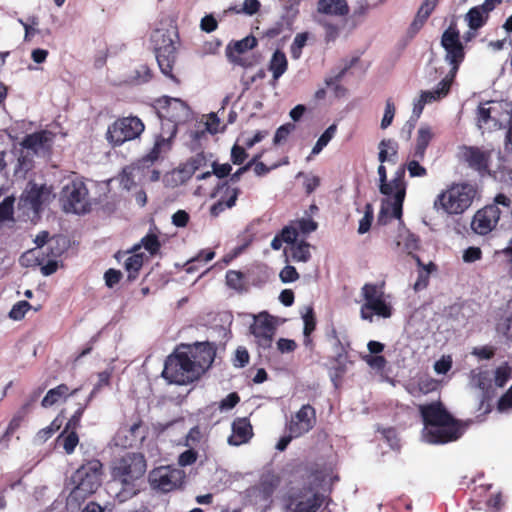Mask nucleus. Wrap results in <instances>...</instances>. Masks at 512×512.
Instances as JSON below:
<instances>
[{
	"label": "nucleus",
	"instance_id": "1",
	"mask_svg": "<svg viewBox=\"0 0 512 512\" xmlns=\"http://www.w3.org/2000/svg\"><path fill=\"white\" fill-rule=\"evenodd\" d=\"M216 351V344L209 341L181 343L166 358L162 377L176 385L198 381L212 366Z\"/></svg>",
	"mask_w": 512,
	"mask_h": 512
},
{
	"label": "nucleus",
	"instance_id": "2",
	"mask_svg": "<svg viewBox=\"0 0 512 512\" xmlns=\"http://www.w3.org/2000/svg\"><path fill=\"white\" fill-rule=\"evenodd\" d=\"M423 424V437L429 444H446L458 440L467 423L455 419L441 402L422 404L418 407Z\"/></svg>",
	"mask_w": 512,
	"mask_h": 512
},
{
	"label": "nucleus",
	"instance_id": "3",
	"mask_svg": "<svg viewBox=\"0 0 512 512\" xmlns=\"http://www.w3.org/2000/svg\"><path fill=\"white\" fill-rule=\"evenodd\" d=\"M475 194L476 190L470 184H452L436 197L434 208L449 215L462 214L471 206Z\"/></svg>",
	"mask_w": 512,
	"mask_h": 512
},
{
	"label": "nucleus",
	"instance_id": "4",
	"mask_svg": "<svg viewBox=\"0 0 512 512\" xmlns=\"http://www.w3.org/2000/svg\"><path fill=\"white\" fill-rule=\"evenodd\" d=\"M55 198L53 189L46 184L38 185L33 181H29L26 188L22 192L18 201V210L23 216L28 218L37 216Z\"/></svg>",
	"mask_w": 512,
	"mask_h": 512
},
{
	"label": "nucleus",
	"instance_id": "5",
	"mask_svg": "<svg viewBox=\"0 0 512 512\" xmlns=\"http://www.w3.org/2000/svg\"><path fill=\"white\" fill-rule=\"evenodd\" d=\"M145 130V124L137 116H124L112 122L106 131V140L112 147L139 139Z\"/></svg>",
	"mask_w": 512,
	"mask_h": 512
},
{
	"label": "nucleus",
	"instance_id": "6",
	"mask_svg": "<svg viewBox=\"0 0 512 512\" xmlns=\"http://www.w3.org/2000/svg\"><path fill=\"white\" fill-rule=\"evenodd\" d=\"M103 475V464L100 460L93 458L84 461L72 476L75 492L82 497L95 493L102 484Z\"/></svg>",
	"mask_w": 512,
	"mask_h": 512
},
{
	"label": "nucleus",
	"instance_id": "7",
	"mask_svg": "<svg viewBox=\"0 0 512 512\" xmlns=\"http://www.w3.org/2000/svg\"><path fill=\"white\" fill-rule=\"evenodd\" d=\"M365 303L361 306V318L373 321V314L389 318L392 316V306L386 302L382 285L366 283L361 289Z\"/></svg>",
	"mask_w": 512,
	"mask_h": 512
},
{
	"label": "nucleus",
	"instance_id": "8",
	"mask_svg": "<svg viewBox=\"0 0 512 512\" xmlns=\"http://www.w3.org/2000/svg\"><path fill=\"white\" fill-rule=\"evenodd\" d=\"M146 472V460L141 453H127L122 456L113 468V476L124 485H132L143 477Z\"/></svg>",
	"mask_w": 512,
	"mask_h": 512
},
{
	"label": "nucleus",
	"instance_id": "9",
	"mask_svg": "<svg viewBox=\"0 0 512 512\" xmlns=\"http://www.w3.org/2000/svg\"><path fill=\"white\" fill-rule=\"evenodd\" d=\"M62 206L67 213L85 214L90 211L88 189L83 181L74 180L62 190Z\"/></svg>",
	"mask_w": 512,
	"mask_h": 512
},
{
	"label": "nucleus",
	"instance_id": "10",
	"mask_svg": "<svg viewBox=\"0 0 512 512\" xmlns=\"http://www.w3.org/2000/svg\"><path fill=\"white\" fill-rule=\"evenodd\" d=\"M185 479L181 469L162 466L155 468L149 475V482L154 490L167 493L180 487Z\"/></svg>",
	"mask_w": 512,
	"mask_h": 512
},
{
	"label": "nucleus",
	"instance_id": "11",
	"mask_svg": "<svg viewBox=\"0 0 512 512\" xmlns=\"http://www.w3.org/2000/svg\"><path fill=\"white\" fill-rule=\"evenodd\" d=\"M156 104L159 117L170 123L171 131L173 127L177 129V124L185 121L190 113L189 106L179 98L163 96L156 100Z\"/></svg>",
	"mask_w": 512,
	"mask_h": 512
},
{
	"label": "nucleus",
	"instance_id": "12",
	"mask_svg": "<svg viewBox=\"0 0 512 512\" xmlns=\"http://www.w3.org/2000/svg\"><path fill=\"white\" fill-rule=\"evenodd\" d=\"M441 46L446 51V61L451 65V72L457 73L460 64L465 58L464 46L460 41L459 31L450 25L442 34Z\"/></svg>",
	"mask_w": 512,
	"mask_h": 512
},
{
	"label": "nucleus",
	"instance_id": "13",
	"mask_svg": "<svg viewBox=\"0 0 512 512\" xmlns=\"http://www.w3.org/2000/svg\"><path fill=\"white\" fill-rule=\"evenodd\" d=\"M394 190L393 201L387 200L382 203L379 221L382 219V215L388 212V207H391L392 216L397 219H401L403 213V202L406 195V182H405V166H399L393 176Z\"/></svg>",
	"mask_w": 512,
	"mask_h": 512
},
{
	"label": "nucleus",
	"instance_id": "14",
	"mask_svg": "<svg viewBox=\"0 0 512 512\" xmlns=\"http://www.w3.org/2000/svg\"><path fill=\"white\" fill-rule=\"evenodd\" d=\"M161 45L155 47L156 59L161 72L169 77L176 84L180 83V80L173 74V66L176 62V47L173 40L165 35L160 34Z\"/></svg>",
	"mask_w": 512,
	"mask_h": 512
},
{
	"label": "nucleus",
	"instance_id": "15",
	"mask_svg": "<svg viewBox=\"0 0 512 512\" xmlns=\"http://www.w3.org/2000/svg\"><path fill=\"white\" fill-rule=\"evenodd\" d=\"M316 422L315 408L310 404H305L292 416L286 429L292 433V436L301 437L310 432L315 427Z\"/></svg>",
	"mask_w": 512,
	"mask_h": 512
},
{
	"label": "nucleus",
	"instance_id": "16",
	"mask_svg": "<svg viewBox=\"0 0 512 512\" xmlns=\"http://www.w3.org/2000/svg\"><path fill=\"white\" fill-rule=\"evenodd\" d=\"M250 330L260 347L263 349L271 347L276 327L273 323V318L267 312H262L254 318V323L251 325Z\"/></svg>",
	"mask_w": 512,
	"mask_h": 512
},
{
	"label": "nucleus",
	"instance_id": "17",
	"mask_svg": "<svg viewBox=\"0 0 512 512\" xmlns=\"http://www.w3.org/2000/svg\"><path fill=\"white\" fill-rule=\"evenodd\" d=\"M501 210L496 205H487L476 212L471 227L479 235H486L497 225Z\"/></svg>",
	"mask_w": 512,
	"mask_h": 512
},
{
	"label": "nucleus",
	"instance_id": "18",
	"mask_svg": "<svg viewBox=\"0 0 512 512\" xmlns=\"http://www.w3.org/2000/svg\"><path fill=\"white\" fill-rule=\"evenodd\" d=\"M176 135V128L173 127V130L170 131L168 137L160 134L156 137L154 145L152 149L144 155L141 159H139L138 164L141 168H149L160 158H163L165 154H167L172 148V139Z\"/></svg>",
	"mask_w": 512,
	"mask_h": 512
},
{
	"label": "nucleus",
	"instance_id": "19",
	"mask_svg": "<svg viewBox=\"0 0 512 512\" xmlns=\"http://www.w3.org/2000/svg\"><path fill=\"white\" fill-rule=\"evenodd\" d=\"M463 158L468 166L479 174H490L491 152L476 146H464Z\"/></svg>",
	"mask_w": 512,
	"mask_h": 512
},
{
	"label": "nucleus",
	"instance_id": "20",
	"mask_svg": "<svg viewBox=\"0 0 512 512\" xmlns=\"http://www.w3.org/2000/svg\"><path fill=\"white\" fill-rule=\"evenodd\" d=\"M55 134L49 130H40L26 135L21 145L27 150L38 153H50L53 145Z\"/></svg>",
	"mask_w": 512,
	"mask_h": 512
},
{
	"label": "nucleus",
	"instance_id": "21",
	"mask_svg": "<svg viewBox=\"0 0 512 512\" xmlns=\"http://www.w3.org/2000/svg\"><path fill=\"white\" fill-rule=\"evenodd\" d=\"M257 44L258 41L253 35H249L238 41L230 42L226 47V56L231 63L242 67H248L250 63L242 58L241 55L255 48Z\"/></svg>",
	"mask_w": 512,
	"mask_h": 512
},
{
	"label": "nucleus",
	"instance_id": "22",
	"mask_svg": "<svg viewBox=\"0 0 512 512\" xmlns=\"http://www.w3.org/2000/svg\"><path fill=\"white\" fill-rule=\"evenodd\" d=\"M489 107H485V105H480L478 107V126L481 128L483 125H487L489 122H493L494 126H501V119L497 117V115H493V112L505 111L507 115L512 113V109L509 108V104L505 102H497L491 101L487 102Z\"/></svg>",
	"mask_w": 512,
	"mask_h": 512
},
{
	"label": "nucleus",
	"instance_id": "23",
	"mask_svg": "<svg viewBox=\"0 0 512 512\" xmlns=\"http://www.w3.org/2000/svg\"><path fill=\"white\" fill-rule=\"evenodd\" d=\"M232 434L228 437V443L240 446L247 443L253 436V427L247 417H238L232 422Z\"/></svg>",
	"mask_w": 512,
	"mask_h": 512
},
{
	"label": "nucleus",
	"instance_id": "24",
	"mask_svg": "<svg viewBox=\"0 0 512 512\" xmlns=\"http://www.w3.org/2000/svg\"><path fill=\"white\" fill-rule=\"evenodd\" d=\"M80 390L81 387L70 389L67 384L61 383L47 391L46 395L41 401V406L44 408L52 407L60 400L65 401L69 396L76 395Z\"/></svg>",
	"mask_w": 512,
	"mask_h": 512
},
{
	"label": "nucleus",
	"instance_id": "25",
	"mask_svg": "<svg viewBox=\"0 0 512 512\" xmlns=\"http://www.w3.org/2000/svg\"><path fill=\"white\" fill-rule=\"evenodd\" d=\"M303 345L309 350L313 351L315 343L312 338V333L316 329L317 321L313 307H308L306 313L303 315Z\"/></svg>",
	"mask_w": 512,
	"mask_h": 512
},
{
	"label": "nucleus",
	"instance_id": "26",
	"mask_svg": "<svg viewBox=\"0 0 512 512\" xmlns=\"http://www.w3.org/2000/svg\"><path fill=\"white\" fill-rule=\"evenodd\" d=\"M317 10L326 15L346 16L350 9L347 0H319Z\"/></svg>",
	"mask_w": 512,
	"mask_h": 512
},
{
	"label": "nucleus",
	"instance_id": "27",
	"mask_svg": "<svg viewBox=\"0 0 512 512\" xmlns=\"http://www.w3.org/2000/svg\"><path fill=\"white\" fill-rule=\"evenodd\" d=\"M378 160L380 163L391 162L395 164L398 159L399 144L396 140L382 139L378 144Z\"/></svg>",
	"mask_w": 512,
	"mask_h": 512
},
{
	"label": "nucleus",
	"instance_id": "28",
	"mask_svg": "<svg viewBox=\"0 0 512 512\" xmlns=\"http://www.w3.org/2000/svg\"><path fill=\"white\" fill-rule=\"evenodd\" d=\"M433 138L432 130L429 126H421L417 133L416 145L412 157L424 159L426 149Z\"/></svg>",
	"mask_w": 512,
	"mask_h": 512
},
{
	"label": "nucleus",
	"instance_id": "29",
	"mask_svg": "<svg viewBox=\"0 0 512 512\" xmlns=\"http://www.w3.org/2000/svg\"><path fill=\"white\" fill-rule=\"evenodd\" d=\"M56 443L61 445L66 454L71 455L74 453L77 445L79 444V436L77 431L75 430H66L63 431L57 436Z\"/></svg>",
	"mask_w": 512,
	"mask_h": 512
},
{
	"label": "nucleus",
	"instance_id": "30",
	"mask_svg": "<svg viewBox=\"0 0 512 512\" xmlns=\"http://www.w3.org/2000/svg\"><path fill=\"white\" fill-rule=\"evenodd\" d=\"M465 20L471 30H479L486 25L489 16L479 6H474L466 13Z\"/></svg>",
	"mask_w": 512,
	"mask_h": 512
},
{
	"label": "nucleus",
	"instance_id": "31",
	"mask_svg": "<svg viewBox=\"0 0 512 512\" xmlns=\"http://www.w3.org/2000/svg\"><path fill=\"white\" fill-rule=\"evenodd\" d=\"M288 61L284 52L276 50L269 63V70L273 74V79L278 80L287 70Z\"/></svg>",
	"mask_w": 512,
	"mask_h": 512
},
{
	"label": "nucleus",
	"instance_id": "32",
	"mask_svg": "<svg viewBox=\"0 0 512 512\" xmlns=\"http://www.w3.org/2000/svg\"><path fill=\"white\" fill-rule=\"evenodd\" d=\"M144 263V254L137 251L133 252L124 263V267L128 272V280L133 281L138 277L139 271Z\"/></svg>",
	"mask_w": 512,
	"mask_h": 512
},
{
	"label": "nucleus",
	"instance_id": "33",
	"mask_svg": "<svg viewBox=\"0 0 512 512\" xmlns=\"http://www.w3.org/2000/svg\"><path fill=\"white\" fill-rule=\"evenodd\" d=\"M141 247H144L151 256H155L160 252L161 242L155 233H148L141 239L140 243L134 245L132 252L140 250Z\"/></svg>",
	"mask_w": 512,
	"mask_h": 512
},
{
	"label": "nucleus",
	"instance_id": "34",
	"mask_svg": "<svg viewBox=\"0 0 512 512\" xmlns=\"http://www.w3.org/2000/svg\"><path fill=\"white\" fill-rule=\"evenodd\" d=\"M322 502V496L315 493L305 500L294 503L293 512H317Z\"/></svg>",
	"mask_w": 512,
	"mask_h": 512
},
{
	"label": "nucleus",
	"instance_id": "35",
	"mask_svg": "<svg viewBox=\"0 0 512 512\" xmlns=\"http://www.w3.org/2000/svg\"><path fill=\"white\" fill-rule=\"evenodd\" d=\"M280 482H281V479L277 474H275L272 471H268L261 476V479H260L261 491L265 495L270 496L273 494L275 489L279 486Z\"/></svg>",
	"mask_w": 512,
	"mask_h": 512
},
{
	"label": "nucleus",
	"instance_id": "36",
	"mask_svg": "<svg viewBox=\"0 0 512 512\" xmlns=\"http://www.w3.org/2000/svg\"><path fill=\"white\" fill-rule=\"evenodd\" d=\"M471 383L474 387L480 389L485 394L491 389V378L488 371H471Z\"/></svg>",
	"mask_w": 512,
	"mask_h": 512
},
{
	"label": "nucleus",
	"instance_id": "37",
	"mask_svg": "<svg viewBox=\"0 0 512 512\" xmlns=\"http://www.w3.org/2000/svg\"><path fill=\"white\" fill-rule=\"evenodd\" d=\"M226 284L229 288L238 292L245 290V274L238 270H228L226 272Z\"/></svg>",
	"mask_w": 512,
	"mask_h": 512
},
{
	"label": "nucleus",
	"instance_id": "38",
	"mask_svg": "<svg viewBox=\"0 0 512 512\" xmlns=\"http://www.w3.org/2000/svg\"><path fill=\"white\" fill-rule=\"evenodd\" d=\"M236 194L237 192L233 191L229 198L218 199V201L210 207L211 216L218 217L226 209L234 207L236 205Z\"/></svg>",
	"mask_w": 512,
	"mask_h": 512
},
{
	"label": "nucleus",
	"instance_id": "39",
	"mask_svg": "<svg viewBox=\"0 0 512 512\" xmlns=\"http://www.w3.org/2000/svg\"><path fill=\"white\" fill-rule=\"evenodd\" d=\"M310 245L305 241H300L291 246V257L294 261L306 262L310 259Z\"/></svg>",
	"mask_w": 512,
	"mask_h": 512
},
{
	"label": "nucleus",
	"instance_id": "40",
	"mask_svg": "<svg viewBox=\"0 0 512 512\" xmlns=\"http://www.w3.org/2000/svg\"><path fill=\"white\" fill-rule=\"evenodd\" d=\"M337 130V126L335 124L330 125L318 138L316 144L312 148V155L319 154L322 149L331 141L334 137Z\"/></svg>",
	"mask_w": 512,
	"mask_h": 512
},
{
	"label": "nucleus",
	"instance_id": "41",
	"mask_svg": "<svg viewBox=\"0 0 512 512\" xmlns=\"http://www.w3.org/2000/svg\"><path fill=\"white\" fill-rule=\"evenodd\" d=\"M62 426V420L60 417H56L49 426L40 429L36 434V439L40 443L46 442L49 438L52 437L54 433H56Z\"/></svg>",
	"mask_w": 512,
	"mask_h": 512
},
{
	"label": "nucleus",
	"instance_id": "42",
	"mask_svg": "<svg viewBox=\"0 0 512 512\" xmlns=\"http://www.w3.org/2000/svg\"><path fill=\"white\" fill-rule=\"evenodd\" d=\"M384 163H380L378 167V175H379V190L380 193L386 196H391L393 194L394 190V183L393 179L388 182L387 181V170L386 167L383 165Z\"/></svg>",
	"mask_w": 512,
	"mask_h": 512
},
{
	"label": "nucleus",
	"instance_id": "43",
	"mask_svg": "<svg viewBox=\"0 0 512 512\" xmlns=\"http://www.w3.org/2000/svg\"><path fill=\"white\" fill-rule=\"evenodd\" d=\"M309 38L308 32H302L296 34L291 46H290V54L293 59H299L302 55V49L306 45L307 40Z\"/></svg>",
	"mask_w": 512,
	"mask_h": 512
},
{
	"label": "nucleus",
	"instance_id": "44",
	"mask_svg": "<svg viewBox=\"0 0 512 512\" xmlns=\"http://www.w3.org/2000/svg\"><path fill=\"white\" fill-rule=\"evenodd\" d=\"M261 8V3L259 0H244V3L241 8L234 6L230 7L228 11H233L237 14L244 13L246 15L252 16L259 12Z\"/></svg>",
	"mask_w": 512,
	"mask_h": 512
},
{
	"label": "nucleus",
	"instance_id": "45",
	"mask_svg": "<svg viewBox=\"0 0 512 512\" xmlns=\"http://www.w3.org/2000/svg\"><path fill=\"white\" fill-rule=\"evenodd\" d=\"M31 308H32V306L28 301H26V300L19 301L16 304H14L13 307L11 308V310L9 312V317L15 321H20L25 317L26 313Z\"/></svg>",
	"mask_w": 512,
	"mask_h": 512
},
{
	"label": "nucleus",
	"instance_id": "46",
	"mask_svg": "<svg viewBox=\"0 0 512 512\" xmlns=\"http://www.w3.org/2000/svg\"><path fill=\"white\" fill-rule=\"evenodd\" d=\"M432 12L433 11L431 9L421 5L417 11V14H416L412 24H411V29L414 32L419 31L423 27V25L425 24L427 19L430 17Z\"/></svg>",
	"mask_w": 512,
	"mask_h": 512
},
{
	"label": "nucleus",
	"instance_id": "47",
	"mask_svg": "<svg viewBox=\"0 0 512 512\" xmlns=\"http://www.w3.org/2000/svg\"><path fill=\"white\" fill-rule=\"evenodd\" d=\"M455 74L456 73L450 71V74L445 76V78L442 79L434 89V94H436V97L439 98V100L446 97L450 92Z\"/></svg>",
	"mask_w": 512,
	"mask_h": 512
},
{
	"label": "nucleus",
	"instance_id": "48",
	"mask_svg": "<svg viewBox=\"0 0 512 512\" xmlns=\"http://www.w3.org/2000/svg\"><path fill=\"white\" fill-rule=\"evenodd\" d=\"M207 158L203 152L197 153L191 157L184 165V170L190 174H194L202 166L206 165Z\"/></svg>",
	"mask_w": 512,
	"mask_h": 512
},
{
	"label": "nucleus",
	"instance_id": "49",
	"mask_svg": "<svg viewBox=\"0 0 512 512\" xmlns=\"http://www.w3.org/2000/svg\"><path fill=\"white\" fill-rule=\"evenodd\" d=\"M14 198L8 196L0 203V223L12 219L14 211Z\"/></svg>",
	"mask_w": 512,
	"mask_h": 512
},
{
	"label": "nucleus",
	"instance_id": "50",
	"mask_svg": "<svg viewBox=\"0 0 512 512\" xmlns=\"http://www.w3.org/2000/svg\"><path fill=\"white\" fill-rule=\"evenodd\" d=\"M421 160L413 157L412 160L403 165L405 170H408L410 177H424L427 175L426 168L419 163Z\"/></svg>",
	"mask_w": 512,
	"mask_h": 512
},
{
	"label": "nucleus",
	"instance_id": "51",
	"mask_svg": "<svg viewBox=\"0 0 512 512\" xmlns=\"http://www.w3.org/2000/svg\"><path fill=\"white\" fill-rule=\"evenodd\" d=\"M396 112L395 104L391 98H388L385 103V111L383 118L381 120V128L386 129L388 128L394 119Z\"/></svg>",
	"mask_w": 512,
	"mask_h": 512
},
{
	"label": "nucleus",
	"instance_id": "52",
	"mask_svg": "<svg viewBox=\"0 0 512 512\" xmlns=\"http://www.w3.org/2000/svg\"><path fill=\"white\" fill-rule=\"evenodd\" d=\"M373 217L374 216H373L372 206L370 204H367L365 207L364 216L359 221V226H358L359 234H364L370 230L371 224L373 221Z\"/></svg>",
	"mask_w": 512,
	"mask_h": 512
},
{
	"label": "nucleus",
	"instance_id": "53",
	"mask_svg": "<svg viewBox=\"0 0 512 512\" xmlns=\"http://www.w3.org/2000/svg\"><path fill=\"white\" fill-rule=\"evenodd\" d=\"M344 72H340L333 78H328L325 80V83L328 87H333L334 94L337 98L345 96L347 89L340 84V80L343 76Z\"/></svg>",
	"mask_w": 512,
	"mask_h": 512
},
{
	"label": "nucleus",
	"instance_id": "54",
	"mask_svg": "<svg viewBox=\"0 0 512 512\" xmlns=\"http://www.w3.org/2000/svg\"><path fill=\"white\" fill-rule=\"evenodd\" d=\"M86 407H87V404L82 405L74 412V414L69 418V420L67 421V423L64 427L66 430L77 431V429L81 426V419L85 412Z\"/></svg>",
	"mask_w": 512,
	"mask_h": 512
},
{
	"label": "nucleus",
	"instance_id": "55",
	"mask_svg": "<svg viewBox=\"0 0 512 512\" xmlns=\"http://www.w3.org/2000/svg\"><path fill=\"white\" fill-rule=\"evenodd\" d=\"M511 369L510 367L505 364L503 366H500L495 371V384L497 387H504L507 381L510 378Z\"/></svg>",
	"mask_w": 512,
	"mask_h": 512
},
{
	"label": "nucleus",
	"instance_id": "56",
	"mask_svg": "<svg viewBox=\"0 0 512 512\" xmlns=\"http://www.w3.org/2000/svg\"><path fill=\"white\" fill-rule=\"evenodd\" d=\"M202 434L199 426L192 427L188 434L185 436L183 445L189 448L197 446L201 440Z\"/></svg>",
	"mask_w": 512,
	"mask_h": 512
},
{
	"label": "nucleus",
	"instance_id": "57",
	"mask_svg": "<svg viewBox=\"0 0 512 512\" xmlns=\"http://www.w3.org/2000/svg\"><path fill=\"white\" fill-rule=\"evenodd\" d=\"M295 129V125L292 123H286L281 125L274 135L273 142L275 145L280 144L282 141L286 140L289 134Z\"/></svg>",
	"mask_w": 512,
	"mask_h": 512
},
{
	"label": "nucleus",
	"instance_id": "58",
	"mask_svg": "<svg viewBox=\"0 0 512 512\" xmlns=\"http://www.w3.org/2000/svg\"><path fill=\"white\" fill-rule=\"evenodd\" d=\"M197 458H198V453L195 451V449L189 448L188 450L182 452L179 455L178 464L183 467L192 465L196 462Z\"/></svg>",
	"mask_w": 512,
	"mask_h": 512
},
{
	"label": "nucleus",
	"instance_id": "59",
	"mask_svg": "<svg viewBox=\"0 0 512 512\" xmlns=\"http://www.w3.org/2000/svg\"><path fill=\"white\" fill-rule=\"evenodd\" d=\"M248 154L244 147L234 144L231 149V161L235 165H241L247 159Z\"/></svg>",
	"mask_w": 512,
	"mask_h": 512
},
{
	"label": "nucleus",
	"instance_id": "60",
	"mask_svg": "<svg viewBox=\"0 0 512 512\" xmlns=\"http://www.w3.org/2000/svg\"><path fill=\"white\" fill-rule=\"evenodd\" d=\"M471 354L481 360H490L495 355V348L488 345L475 347L473 348Z\"/></svg>",
	"mask_w": 512,
	"mask_h": 512
},
{
	"label": "nucleus",
	"instance_id": "61",
	"mask_svg": "<svg viewBox=\"0 0 512 512\" xmlns=\"http://www.w3.org/2000/svg\"><path fill=\"white\" fill-rule=\"evenodd\" d=\"M298 234H299L298 228L295 225H289V226H285L282 229L281 237L284 242L293 245V244L297 243L296 240H297Z\"/></svg>",
	"mask_w": 512,
	"mask_h": 512
},
{
	"label": "nucleus",
	"instance_id": "62",
	"mask_svg": "<svg viewBox=\"0 0 512 512\" xmlns=\"http://www.w3.org/2000/svg\"><path fill=\"white\" fill-rule=\"evenodd\" d=\"M122 272L113 268L108 269L104 274L105 284L109 288H113L122 279Z\"/></svg>",
	"mask_w": 512,
	"mask_h": 512
},
{
	"label": "nucleus",
	"instance_id": "63",
	"mask_svg": "<svg viewBox=\"0 0 512 512\" xmlns=\"http://www.w3.org/2000/svg\"><path fill=\"white\" fill-rule=\"evenodd\" d=\"M280 279L284 283H291L299 279V274L294 266L287 265L285 266L280 274Z\"/></svg>",
	"mask_w": 512,
	"mask_h": 512
},
{
	"label": "nucleus",
	"instance_id": "64",
	"mask_svg": "<svg viewBox=\"0 0 512 512\" xmlns=\"http://www.w3.org/2000/svg\"><path fill=\"white\" fill-rule=\"evenodd\" d=\"M295 226L298 228V232L303 234H309L317 229V223L312 219H300L295 222Z\"/></svg>",
	"mask_w": 512,
	"mask_h": 512
}]
</instances>
